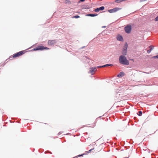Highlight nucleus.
<instances>
[{"label":"nucleus","mask_w":158,"mask_h":158,"mask_svg":"<svg viewBox=\"0 0 158 158\" xmlns=\"http://www.w3.org/2000/svg\"><path fill=\"white\" fill-rule=\"evenodd\" d=\"M119 62L122 64L128 65L129 64V62L127 59L126 57L123 56H121L119 59Z\"/></svg>","instance_id":"1"},{"label":"nucleus","mask_w":158,"mask_h":158,"mask_svg":"<svg viewBox=\"0 0 158 158\" xmlns=\"http://www.w3.org/2000/svg\"><path fill=\"white\" fill-rule=\"evenodd\" d=\"M25 51H21L19 52L16 53L15 54H14L13 55V58H16L19 56H21V55L24 54L25 53Z\"/></svg>","instance_id":"2"},{"label":"nucleus","mask_w":158,"mask_h":158,"mask_svg":"<svg viewBox=\"0 0 158 158\" xmlns=\"http://www.w3.org/2000/svg\"><path fill=\"white\" fill-rule=\"evenodd\" d=\"M122 9L121 8L115 7L113 9H110L108 10V11L110 13H113L117 12V11Z\"/></svg>","instance_id":"3"},{"label":"nucleus","mask_w":158,"mask_h":158,"mask_svg":"<svg viewBox=\"0 0 158 158\" xmlns=\"http://www.w3.org/2000/svg\"><path fill=\"white\" fill-rule=\"evenodd\" d=\"M131 30V26L130 25H128L125 27V32L127 33H129Z\"/></svg>","instance_id":"4"},{"label":"nucleus","mask_w":158,"mask_h":158,"mask_svg":"<svg viewBox=\"0 0 158 158\" xmlns=\"http://www.w3.org/2000/svg\"><path fill=\"white\" fill-rule=\"evenodd\" d=\"M128 45L127 43H126L124 46V48L122 51V53L124 55H126L127 54V48Z\"/></svg>","instance_id":"5"},{"label":"nucleus","mask_w":158,"mask_h":158,"mask_svg":"<svg viewBox=\"0 0 158 158\" xmlns=\"http://www.w3.org/2000/svg\"><path fill=\"white\" fill-rule=\"evenodd\" d=\"M97 71V69L96 67H93L90 68L89 73H91L93 75L94 73Z\"/></svg>","instance_id":"6"},{"label":"nucleus","mask_w":158,"mask_h":158,"mask_svg":"<svg viewBox=\"0 0 158 158\" xmlns=\"http://www.w3.org/2000/svg\"><path fill=\"white\" fill-rule=\"evenodd\" d=\"M38 47L39 50H48L49 49V48L47 47H44L42 45H40L38 46Z\"/></svg>","instance_id":"7"},{"label":"nucleus","mask_w":158,"mask_h":158,"mask_svg":"<svg viewBox=\"0 0 158 158\" xmlns=\"http://www.w3.org/2000/svg\"><path fill=\"white\" fill-rule=\"evenodd\" d=\"M105 8L103 6H101L99 8H97L94 10V11L95 12H98L100 10H104Z\"/></svg>","instance_id":"8"},{"label":"nucleus","mask_w":158,"mask_h":158,"mask_svg":"<svg viewBox=\"0 0 158 158\" xmlns=\"http://www.w3.org/2000/svg\"><path fill=\"white\" fill-rule=\"evenodd\" d=\"M56 43L55 40H49L48 42V44L49 45H54Z\"/></svg>","instance_id":"9"},{"label":"nucleus","mask_w":158,"mask_h":158,"mask_svg":"<svg viewBox=\"0 0 158 158\" xmlns=\"http://www.w3.org/2000/svg\"><path fill=\"white\" fill-rule=\"evenodd\" d=\"M117 39L118 40H119L121 41H123V37L120 35H118L117 36Z\"/></svg>","instance_id":"10"},{"label":"nucleus","mask_w":158,"mask_h":158,"mask_svg":"<svg viewBox=\"0 0 158 158\" xmlns=\"http://www.w3.org/2000/svg\"><path fill=\"white\" fill-rule=\"evenodd\" d=\"M125 73L124 72H120L119 74L117 75V77H123L124 76Z\"/></svg>","instance_id":"11"},{"label":"nucleus","mask_w":158,"mask_h":158,"mask_svg":"<svg viewBox=\"0 0 158 158\" xmlns=\"http://www.w3.org/2000/svg\"><path fill=\"white\" fill-rule=\"evenodd\" d=\"M149 48H150V50H148L147 52L148 53H149L151 52V51L153 50L154 48L153 47H152V45L150 46H149Z\"/></svg>","instance_id":"12"},{"label":"nucleus","mask_w":158,"mask_h":158,"mask_svg":"<svg viewBox=\"0 0 158 158\" xmlns=\"http://www.w3.org/2000/svg\"><path fill=\"white\" fill-rule=\"evenodd\" d=\"M98 15V14H87L86 16L91 17H94Z\"/></svg>","instance_id":"13"},{"label":"nucleus","mask_w":158,"mask_h":158,"mask_svg":"<svg viewBox=\"0 0 158 158\" xmlns=\"http://www.w3.org/2000/svg\"><path fill=\"white\" fill-rule=\"evenodd\" d=\"M127 0H116L115 2L116 3H120L123 1H125Z\"/></svg>","instance_id":"14"},{"label":"nucleus","mask_w":158,"mask_h":158,"mask_svg":"<svg viewBox=\"0 0 158 158\" xmlns=\"http://www.w3.org/2000/svg\"><path fill=\"white\" fill-rule=\"evenodd\" d=\"M111 65H112L111 64H107L103 65V67H107V66H111Z\"/></svg>","instance_id":"15"},{"label":"nucleus","mask_w":158,"mask_h":158,"mask_svg":"<svg viewBox=\"0 0 158 158\" xmlns=\"http://www.w3.org/2000/svg\"><path fill=\"white\" fill-rule=\"evenodd\" d=\"M72 18H80V16L79 15H76V16H73Z\"/></svg>","instance_id":"16"},{"label":"nucleus","mask_w":158,"mask_h":158,"mask_svg":"<svg viewBox=\"0 0 158 158\" xmlns=\"http://www.w3.org/2000/svg\"><path fill=\"white\" fill-rule=\"evenodd\" d=\"M94 149V148H92L91 149H90L88 151H86V152L87 153H90L91 152V151L92 150H93Z\"/></svg>","instance_id":"17"},{"label":"nucleus","mask_w":158,"mask_h":158,"mask_svg":"<svg viewBox=\"0 0 158 158\" xmlns=\"http://www.w3.org/2000/svg\"><path fill=\"white\" fill-rule=\"evenodd\" d=\"M139 116H141L142 115V113L141 111H140L139 112Z\"/></svg>","instance_id":"18"},{"label":"nucleus","mask_w":158,"mask_h":158,"mask_svg":"<svg viewBox=\"0 0 158 158\" xmlns=\"http://www.w3.org/2000/svg\"><path fill=\"white\" fill-rule=\"evenodd\" d=\"M37 50H39L38 46L36 48L33 49V51H36Z\"/></svg>","instance_id":"19"},{"label":"nucleus","mask_w":158,"mask_h":158,"mask_svg":"<svg viewBox=\"0 0 158 158\" xmlns=\"http://www.w3.org/2000/svg\"><path fill=\"white\" fill-rule=\"evenodd\" d=\"M153 58H155V59H156V58H157L158 59V55H157V56H153V57H152Z\"/></svg>","instance_id":"20"},{"label":"nucleus","mask_w":158,"mask_h":158,"mask_svg":"<svg viewBox=\"0 0 158 158\" xmlns=\"http://www.w3.org/2000/svg\"><path fill=\"white\" fill-rule=\"evenodd\" d=\"M155 20L156 21H158V16L155 18Z\"/></svg>","instance_id":"21"},{"label":"nucleus","mask_w":158,"mask_h":158,"mask_svg":"<svg viewBox=\"0 0 158 158\" xmlns=\"http://www.w3.org/2000/svg\"><path fill=\"white\" fill-rule=\"evenodd\" d=\"M85 9H89L90 8V7H89V6H86V7H85Z\"/></svg>","instance_id":"22"},{"label":"nucleus","mask_w":158,"mask_h":158,"mask_svg":"<svg viewBox=\"0 0 158 158\" xmlns=\"http://www.w3.org/2000/svg\"><path fill=\"white\" fill-rule=\"evenodd\" d=\"M103 66H98V68H102V67H102Z\"/></svg>","instance_id":"23"},{"label":"nucleus","mask_w":158,"mask_h":158,"mask_svg":"<svg viewBox=\"0 0 158 158\" xmlns=\"http://www.w3.org/2000/svg\"><path fill=\"white\" fill-rule=\"evenodd\" d=\"M85 1V0H80V1H81V2H84Z\"/></svg>","instance_id":"24"},{"label":"nucleus","mask_w":158,"mask_h":158,"mask_svg":"<svg viewBox=\"0 0 158 158\" xmlns=\"http://www.w3.org/2000/svg\"><path fill=\"white\" fill-rule=\"evenodd\" d=\"M45 124H47L45 123Z\"/></svg>","instance_id":"25"}]
</instances>
